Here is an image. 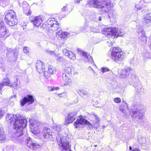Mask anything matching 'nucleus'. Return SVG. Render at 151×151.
Returning a JSON list of instances; mask_svg holds the SVG:
<instances>
[{"label":"nucleus","instance_id":"23","mask_svg":"<svg viewBox=\"0 0 151 151\" xmlns=\"http://www.w3.org/2000/svg\"><path fill=\"white\" fill-rule=\"evenodd\" d=\"M81 55L85 57L84 61L87 62L92 63L93 62V59L89 55L87 54L86 52L83 51H80Z\"/></svg>","mask_w":151,"mask_h":151},{"label":"nucleus","instance_id":"6","mask_svg":"<svg viewBox=\"0 0 151 151\" xmlns=\"http://www.w3.org/2000/svg\"><path fill=\"white\" fill-rule=\"evenodd\" d=\"M32 120L30 119L29 120L30 124V128L32 132L34 134H39L40 132V123L37 121H34L32 123Z\"/></svg>","mask_w":151,"mask_h":151},{"label":"nucleus","instance_id":"26","mask_svg":"<svg viewBox=\"0 0 151 151\" xmlns=\"http://www.w3.org/2000/svg\"><path fill=\"white\" fill-rule=\"evenodd\" d=\"M142 21L143 22L146 24L150 23L151 21V13L146 14Z\"/></svg>","mask_w":151,"mask_h":151},{"label":"nucleus","instance_id":"7","mask_svg":"<svg viewBox=\"0 0 151 151\" xmlns=\"http://www.w3.org/2000/svg\"><path fill=\"white\" fill-rule=\"evenodd\" d=\"M86 124L89 126V128H92L93 126L92 124L89 121L84 119L82 116H80L77 117L76 121L74 123V125L76 128L80 127V125Z\"/></svg>","mask_w":151,"mask_h":151},{"label":"nucleus","instance_id":"41","mask_svg":"<svg viewBox=\"0 0 151 151\" xmlns=\"http://www.w3.org/2000/svg\"><path fill=\"white\" fill-rule=\"evenodd\" d=\"M40 28L42 29H47L48 28H50V27L48 26V25L47 23V22H45L40 27Z\"/></svg>","mask_w":151,"mask_h":151},{"label":"nucleus","instance_id":"62","mask_svg":"<svg viewBox=\"0 0 151 151\" xmlns=\"http://www.w3.org/2000/svg\"><path fill=\"white\" fill-rule=\"evenodd\" d=\"M20 139H21V141H22L23 140V138H20Z\"/></svg>","mask_w":151,"mask_h":151},{"label":"nucleus","instance_id":"15","mask_svg":"<svg viewBox=\"0 0 151 151\" xmlns=\"http://www.w3.org/2000/svg\"><path fill=\"white\" fill-rule=\"evenodd\" d=\"M77 112H74L70 113L68 115V116L65 119L66 123L67 124L71 123L75 120L76 117Z\"/></svg>","mask_w":151,"mask_h":151},{"label":"nucleus","instance_id":"20","mask_svg":"<svg viewBox=\"0 0 151 151\" xmlns=\"http://www.w3.org/2000/svg\"><path fill=\"white\" fill-rule=\"evenodd\" d=\"M6 86L10 87H12L13 86L12 84L10 83L9 79L7 77H6L0 83V89H2L3 88V86Z\"/></svg>","mask_w":151,"mask_h":151},{"label":"nucleus","instance_id":"39","mask_svg":"<svg viewBox=\"0 0 151 151\" xmlns=\"http://www.w3.org/2000/svg\"><path fill=\"white\" fill-rule=\"evenodd\" d=\"M18 80L17 79H16V81L14 83L12 84V86L13 87L14 89H17L18 88H20L21 87L20 85H19V84H18Z\"/></svg>","mask_w":151,"mask_h":151},{"label":"nucleus","instance_id":"53","mask_svg":"<svg viewBox=\"0 0 151 151\" xmlns=\"http://www.w3.org/2000/svg\"><path fill=\"white\" fill-rule=\"evenodd\" d=\"M4 112L0 109V119L4 115Z\"/></svg>","mask_w":151,"mask_h":151},{"label":"nucleus","instance_id":"49","mask_svg":"<svg viewBox=\"0 0 151 151\" xmlns=\"http://www.w3.org/2000/svg\"><path fill=\"white\" fill-rule=\"evenodd\" d=\"M49 36L51 39L53 41L55 40V37L53 33H51L49 35Z\"/></svg>","mask_w":151,"mask_h":151},{"label":"nucleus","instance_id":"22","mask_svg":"<svg viewBox=\"0 0 151 151\" xmlns=\"http://www.w3.org/2000/svg\"><path fill=\"white\" fill-rule=\"evenodd\" d=\"M7 52L6 53L7 55L9 54L10 53L13 52L14 57L16 59L18 57V55L19 52V49H17L16 48H14V49H12V48L7 47Z\"/></svg>","mask_w":151,"mask_h":151},{"label":"nucleus","instance_id":"40","mask_svg":"<svg viewBox=\"0 0 151 151\" xmlns=\"http://www.w3.org/2000/svg\"><path fill=\"white\" fill-rule=\"evenodd\" d=\"M22 7L23 9L30 8L28 4L26 1H24L22 4Z\"/></svg>","mask_w":151,"mask_h":151},{"label":"nucleus","instance_id":"31","mask_svg":"<svg viewBox=\"0 0 151 151\" xmlns=\"http://www.w3.org/2000/svg\"><path fill=\"white\" fill-rule=\"evenodd\" d=\"M46 22L48 25V26L50 27V28L54 24V23H57V22L55 20V19L52 18H50L48 19Z\"/></svg>","mask_w":151,"mask_h":151},{"label":"nucleus","instance_id":"54","mask_svg":"<svg viewBox=\"0 0 151 151\" xmlns=\"http://www.w3.org/2000/svg\"><path fill=\"white\" fill-rule=\"evenodd\" d=\"M96 20H98L99 21H101V17L99 16V15L98 14L97 16L96 17Z\"/></svg>","mask_w":151,"mask_h":151},{"label":"nucleus","instance_id":"44","mask_svg":"<svg viewBox=\"0 0 151 151\" xmlns=\"http://www.w3.org/2000/svg\"><path fill=\"white\" fill-rule=\"evenodd\" d=\"M131 78L132 80V81L134 83L137 82L138 81V78L135 75H132L131 76Z\"/></svg>","mask_w":151,"mask_h":151},{"label":"nucleus","instance_id":"38","mask_svg":"<svg viewBox=\"0 0 151 151\" xmlns=\"http://www.w3.org/2000/svg\"><path fill=\"white\" fill-rule=\"evenodd\" d=\"M23 12L25 15L29 16L31 14V12L30 11V8H27L23 10Z\"/></svg>","mask_w":151,"mask_h":151},{"label":"nucleus","instance_id":"18","mask_svg":"<svg viewBox=\"0 0 151 151\" xmlns=\"http://www.w3.org/2000/svg\"><path fill=\"white\" fill-rule=\"evenodd\" d=\"M14 17H16V14L14 11L10 10L7 12L5 17V20L6 22L9 21V19Z\"/></svg>","mask_w":151,"mask_h":151},{"label":"nucleus","instance_id":"11","mask_svg":"<svg viewBox=\"0 0 151 151\" xmlns=\"http://www.w3.org/2000/svg\"><path fill=\"white\" fill-rule=\"evenodd\" d=\"M58 145L60 146L63 151H72L70 149V144L68 141H62L59 140L57 142Z\"/></svg>","mask_w":151,"mask_h":151},{"label":"nucleus","instance_id":"56","mask_svg":"<svg viewBox=\"0 0 151 151\" xmlns=\"http://www.w3.org/2000/svg\"><path fill=\"white\" fill-rule=\"evenodd\" d=\"M67 7L66 6H64L62 9V10L63 12H65L66 10L67 9Z\"/></svg>","mask_w":151,"mask_h":151},{"label":"nucleus","instance_id":"29","mask_svg":"<svg viewBox=\"0 0 151 151\" xmlns=\"http://www.w3.org/2000/svg\"><path fill=\"white\" fill-rule=\"evenodd\" d=\"M72 68L70 67H65L64 70V72L63 74L70 76L71 75Z\"/></svg>","mask_w":151,"mask_h":151},{"label":"nucleus","instance_id":"46","mask_svg":"<svg viewBox=\"0 0 151 151\" xmlns=\"http://www.w3.org/2000/svg\"><path fill=\"white\" fill-rule=\"evenodd\" d=\"M59 89V88L57 87L55 88H53L51 87H48V89L50 91H54L55 90H58Z\"/></svg>","mask_w":151,"mask_h":151},{"label":"nucleus","instance_id":"52","mask_svg":"<svg viewBox=\"0 0 151 151\" xmlns=\"http://www.w3.org/2000/svg\"><path fill=\"white\" fill-rule=\"evenodd\" d=\"M47 52H48V53H50V54L51 55H54L55 54V52H54L53 51H52L50 50H47Z\"/></svg>","mask_w":151,"mask_h":151},{"label":"nucleus","instance_id":"13","mask_svg":"<svg viewBox=\"0 0 151 151\" xmlns=\"http://www.w3.org/2000/svg\"><path fill=\"white\" fill-rule=\"evenodd\" d=\"M131 70L130 68H128L125 69H119L118 71V74L120 76L123 78H127L130 73Z\"/></svg>","mask_w":151,"mask_h":151},{"label":"nucleus","instance_id":"8","mask_svg":"<svg viewBox=\"0 0 151 151\" xmlns=\"http://www.w3.org/2000/svg\"><path fill=\"white\" fill-rule=\"evenodd\" d=\"M138 40L140 43L142 45L147 44V37L143 29L141 28L137 31Z\"/></svg>","mask_w":151,"mask_h":151},{"label":"nucleus","instance_id":"10","mask_svg":"<svg viewBox=\"0 0 151 151\" xmlns=\"http://www.w3.org/2000/svg\"><path fill=\"white\" fill-rule=\"evenodd\" d=\"M9 35L4 22L0 21V37H6Z\"/></svg>","mask_w":151,"mask_h":151},{"label":"nucleus","instance_id":"24","mask_svg":"<svg viewBox=\"0 0 151 151\" xmlns=\"http://www.w3.org/2000/svg\"><path fill=\"white\" fill-rule=\"evenodd\" d=\"M62 78L63 84L65 86L70 85L71 83V80L69 78V76L65 74H62Z\"/></svg>","mask_w":151,"mask_h":151},{"label":"nucleus","instance_id":"12","mask_svg":"<svg viewBox=\"0 0 151 151\" xmlns=\"http://www.w3.org/2000/svg\"><path fill=\"white\" fill-rule=\"evenodd\" d=\"M20 101L21 106H23L27 103L29 104H32L34 101V99L32 96L28 95L27 97H24Z\"/></svg>","mask_w":151,"mask_h":151},{"label":"nucleus","instance_id":"19","mask_svg":"<svg viewBox=\"0 0 151 151\" xmlns=\"http://www.w3.org/2000/svg\"><path fill=\"white\" fill-rule=\"evenodd\" d=\"M68 33L66 32H63L60 30L56 33V36L59 40L64 39L68 36Z\"/></svg>","mask_w":151,"mask_h":151},{"label":"nucleus","instance_id":"2","mask_svg":"<svg viewBox=\"0 0 151 151\" xmlns=\"http://www.w3.org/2000/svg\"><path fill=\"white\" fill-rule=\"evenodd\" d=\"M89 4L95 8L101 9L103 12H108L113 7L110 0H90Z\"/></svg>","mask_w":151,"mask_h":151},{"label":"nucleus","instance_id":"59","mask_svg":"<svg viewBox=\"0 0 151 151\" xmlns=\"http://www.w3.org/2000/svg\"><path fill=\"white\" fill-rule=\"evenodd\" d=\"M132 151H141L140 150L137 148H135L133 149Z\"/></svg>","mask_w":151,"mask_h":151},{"label":"nucleus","instance_id":"63","mask_svg":"<svg viewBox=\"0 0 151 151\" xmlns=\"http://www.w3.org/2000/svg\"><path fill=\"white\" fill-rule=\"evenodd\" d=\"M93 146L94 147H96L97 146V145H94Z\"/></svg>","mask_w":151,"mask_h":151},{"label":"nucleus","instance_id":"37","mask_svg":"<svg viewBox=\"0 0 151 151\" xmlns=\"http://www.w3.org/2000/svg\"><path fill=\"white\" fill-rule=\"evenodd\" d=\"M70 59L73 60H75L76 59V57L75 54L72 52H70L68 56H67Z\"/></svg>","mask_w":151,"mask_h":151},{"label":"nucleus","instance_id":"16","mask_svg":"<svg viewBox=\"0 0 151 151\" xmlns=\"http://www.w3.org/2000/svg\"><path fill=\"white\" fill-rule=\"evenodd\" d=\"M42 133L45 138L48 139L52 137V132L47 127H44L42 130Z\"/></svg>","mask_w":151,"mask_h":151},{"label":"nucleus","instance_id":"4","mask_svg":"<svg viewBox=\"0 0 151 151\" xmlns=\"http://www.w3.org/2000/svg\"><path fill=\"white\" fill-rule=\"evenodd\" d=\"M111 58L115 62L119 63L123 60L124 56L121 48L114 47L111 52Z\"/></svg>","mask_w":151,"mask_h":151},{"label":"nucleus","instance_id":"45","mask_svg":"<svg viewBox=\"0 0 151 151\" xmlns=\"http://www.w3.org/2000/svg\"><path fill=\"white\" fill-rule=\"evenodd\" d=\"M70 52V51L66 49H64L63 50V54L66 56H68V54Z\"/></svg>","mask_w":151,"mask_h":151},{"label":"nucleus","instance_id":"60","mask_svg":"<svg viewBox=\"0 0 151 151\" xmlns=\"http://www.w3.org/2000/svg\"><path fill=\"white\" fill-rule=\"evenodd\" d=\"M149 47L151 49V42H150Z\"/></svg>","mask_w":151,"mask_h":151},{"label":"nucleus","instance_id":"3","mask_svg":"<svg viewBox=\"0 0 151 151\" xmlns=\"http://www.w3.org/2000/svg\"><path fill=\"white\" fill-rule=\"evenodd\" d=\"M102 33L107 36V37H110L117 35L119 36H123L125 34L124 30L120 29L119 30L116 28L111 27H107L102 29Z\"/></svg>","mask_w":151,"mask_h":151},{"label":"nucleus","instance_id":"33","mask_svg":"<svg viewBox=\"0 0 151 151\" xmlns=\"http://www.w3.org/2000/svg\"><path fill=\"white\" fill-rule=\"evenodd\" d=\"M60 28L59 25L57 23H54V24L50 27V29L54 31H55Z\"/></svg>","mask_w":151,"mask_h":151},{"label":"nucleus","instance_id":"47","mask_svg":"<svg viewBox=\"0 0 151 151\" xmlns=\"http://www.w3.org/2000/svg\"><path fill=\"white\" fill-rule=\"evenodd\" d=\"M23 51L25 53H28L29 52V48L27 47H24L23 48Z\"/></svg>","mask_w":151,"mask_h":151},{"label":"nucleus","instance_id":"36","mask_svg":"<svg viewBox=\"0 0 151 151\" xmlns=\"http://www.w3.org/2000/svg\"><path fill=\"white\" fill-rule=\"evenodd\" d=\"M143 55L145 58L151 59V54L147 50L145 51L143 53Z\"/></svg>","mask_w":151,"mask_h":151},{"label":"nucleus","instance_id":"25","mask_svg":"<svg viewBox=\"0 0 151 151\" xmlns=\"http://www.w3.org/2000/svg\"><path fill=\"white\" fill-rule=\"evenodd\" d=\"M52 129L55 134L58 135V136L60 135V133H61V129L60 125L55 124L53 126Z\"/></svg>","mask_w":151,"mask_h":151},{"label":"nucleus","instance_id":"1","mask_svg":"<svg viewBox=\"0 0 151 151\" xmlns=\"http://www.w3.org/2000/svg\"><path fill=\"white\" fill-rule=\"evenodd\" d=\"M6 119L8 122L13 124L14 128L17 130L15 133L16 137H19L23 135L22 129L27 126V119H22L19 114L14 115L8 114H6Z\"/></svg>","mask_w":151,"mask_h":151},{"label":"nucleus","instance_id":"43","mask_svg":"<svg viewBox=\"0 0 151 151\" xmlns=\"http://www.w3.org/2000/svg\"><path fill=\"white\" fill-rule=\"evenodd\" d=\"M44 77L47 78H48L50 77L51 75V73H50L48 70L45 71H44Z\"/></svg>","mask_w":151,"mask_h":151},{"label":"nucleus","instance_id":"57","mask_svg":"<svg viewBox=\"0 0 151 151\" xmlns=\"http://www.w3.org/2000/svg\"><path fill=\"white\" fill-rule=\"evenodd\" d=\"M135 8H137L136 9H135L136 10H137V11L141 9V8H142L141 7H137V6L136 5H135Z\"/></svg>","mask_w":151,"mask_h":151},{"label":"nucleus","instance_id":"14","mask_svg":"<svg viewBox=\"0 0 151 151\" xmlns=\"http://www.w3.org/2000/svg\"><path fill=\"white\" fill-rule=\"evenodd\" d=\"M31 22L36 27H39L42 22V20L41 16H39L36 17H31Z\"/></svg>","mask_w":151,"mask_h":151},{"label":"nucleus","instance_id":"48","mask_svg":"<svg viewBox=\"0 0 151 151\" xmlns=\"http://www.w3.org/2000/svg\"><path fill=\"white\" fill-rule=\"evenodd\" d=\"M114 101L116 103H119L121 102V99L119 97H117L114 99Z\"/></svg>","mask_w":151,"mask_h":151},{"label":"nucleus","instance_id":"17","mask_svg":"<svg viewBox=\"0 0 151 151\" xmlns=\"http://www.w3.org/2000/svg\"><path fill=\"white\" fill-rule=\"evenodd\" d=\"M36 67L37 71L40 73L42 72L45 69L44 63L40 60L37 61Z\"/></svg>","mask_w":151,"mask_h":151},{"label":"nucleus","instance_id":"32","mask_svg":"<svg viewBox=\"0 0 151 151\" xmlns=\"http://www.w3.org/2000/svg\"><path fill=\"white\" fill-rule=\"evenodd\" d=\"M91 32L96 33H99L100 32V30L101 29V27L99 26H96L95 27H91Z\"/></svg>","mask_w":151,"mask_h":151},{"label":"nucleus","instance_id":"51","mask_svg":"<svg viewBox=\"0 0 151 151\" xmlns=\"http://www.w3.org/2000/svg\"><path fill=\"white\" fill-rule=\"evenodd\" d=\"M89 29V27H83L82 29V31L84 32H87V30Z\"/></svg>","mask_w":151,"mask_h":151},{"label":"nucleus","instance_id":"30","mask_svg":"<svg viewBox=\"0 0 151 151\" xmlns=\"http://www.w3.org/2000/svg\"><path fill=\"white\" fill-rule=\"evenodd\" d=\"M138 141L140 144L142 146V148L144 149L143 147L146 145V138L144 137H142L140 139H139Z\"/></svg>","mask_w":151,"mask_h":151},{"label":"nucleus","instance_id":"35","mask_svg":"<svg viewBox=\"0 0 151 151\" xmlns=\"http://www.w3.org/2000/svg\"><path fill=\"white\" fill-rule=\"evenodd\" d=\"M47 70L51 75L53 74L56 71L55 68L52 66H50L48 67Z\"/></svg>","mask_w":151,"mask_h":151},{"label":"nucleus","instance_id":"50","mask_svg":"<svg viewBox=\"0 0 151 151\" xmlns=\"http://www.w3.org/2000/svg\"><path fill=\"white\" fill-rule=\"evenodd\" d=\"M110 70L107 68H102L101 71L104 73L105 72H108Z\"/></svg>","mask_w":151,"mask_h":151},{"label":"nucleus","instance_id":"42","mask_svg":"<svg viewBox=\"0 0 151 151\" xmlns=\"http://www.w3.org/2000/svg\"><path fill=\"white\" fill-rule=\"evenodd\" d=\"M91 117L93 118V119H94L96 120V123H98L100 119L99 116L95 114H92L91 115Z\"/></svg>","mask_w":151,"mask_h":151},{"label":"nucleus","instance_id":"55","mask_svg":"<svg viewBox=\"0 0 151 151\" xmlns=\"http://www.w3.org/2000/svg\"><path fill=\"white\" fill-rule=\"evenodd\" d=\"M83 0H74V2L76 3L79 4Z\"/></svg>","mask_w":151,"mask_h":151},{"label":"nucleus","instance_id":"28","mask_svg":"<svg viewBox=\"0 0 151 151\" xmlns=\"http://www.w3.org/2000/svg\"><path fill=\"white\" fill-rule=\"evenodd\" d=\"M128 107L127 104L125 105H122L119 107V110L122 111L125 115H127V111H128Z\"/></svg>","mask_w":151,"mask_h":151},{"label":"nucleus","instance_id":"21","mask_svg":"<svg viewBox=\"0 0 151 151\" xmlns=\"http://www.w3.org/2000/svg\"><path fill=\"white\" fill-rule=\"evenodd\" d=\"M68 134L67 133L63 132L62 134L60 133V135L57 136V142L59 141L60 140H62V141H68V140H67L68 139Z\"/></svg>","mask_w":151,"mask_h":151},{"label":"nucleus","instance_id":"27","mask_svg":"<svg viewBox=\"0 0 151 151\" xmlns=\"http://www.w3.org/2000/svg\"><path fill=\"white\" fill-rule=\"evenodd\" d=\"M9 21L6 22V23L10 26H13L17 24V20L16 17H14L9 19Z\"/></svg>","mask_w":151,"mask_h":151},{"label":"nucleus","instance_id":"5","mask_svg":"<svg viewBox=\"0 0 151 151\" xmlns=\"http://www.w3.org/2000/svg\"><path fill=\"white\" fill-rule=\"evenodd\" d=\"M135 110L132 111L133 115L132 117L134 120L138 123H143L144 122V119L143 117V113L141 110H138L135 109Z\"/></svg>","mask_w":151,"mask_h":151},{"label":"nucleus","instance_id":"58","mask_svg":"<svg viewBox=\"0 0 151 151\" xmlns=\"http://www.w3.org/2000/svg\"><path fill=\"white\" fill-rule=\"evenodd\" d=\"M55 55L56 56V58L57 60H59L61 58V57H60L56 55Z\"/></svg>","mask_w":151,"mask_h":151},{"label":"nucleus","instance_id":"61","mask_svg":"<svg viewBox=\"0 0 151 151\" xmlns=\"http://www.w3.org/2000/svg\"><path fill=\"white\" fill-rule=\"evenodd\" d=\"M129 149L130 150H131L132 149V148L131 146H130L129 147Z\"/></svg>","mask_w":151,"mask_h":151},{"label":"nucleus","instance_id":"34","mask_svg":"<svg viewBox=\"0 0 151 151\" xmlns=\"http://www.w3.org/2000/svg\"><path fill=\"white\" fill-rule=\"evenodd\" d=\"M78 93L81 96L83 97H84V96H86L87 97L89 96V93L84 90H80L78 92Z\"/></svg>","mask_w":151,"mask_h":151},{"label":"nucleus","instance_id":"64","mask_svg":"<svg viewBox=\"0 0 151 151\" xmlns=\"http://www.w3.org/2000/svg\"><path fill=\"white\" fill-rule=\"evenodd\" d=\"M139 88H140V89L141 88V87L140 86H139Z\"/></svg>","mask_w":151,"mask_h":151},{"label":"nucleus","instance_id":"9","mask_svg":"<svg viewBox=\"0 0 151 151\" xmlns=\"http://www.w3.org/2000/svg\"><path fill=\"white\" fill-rule=\"evenodd\" d=\"M27 146L31 149L39 148L41 146V144L36 142L34 140L29 137L25 140Z\"/></svg>","mask_w":151,"mask_h":151}]
</instances>
